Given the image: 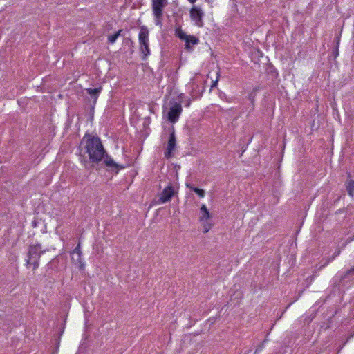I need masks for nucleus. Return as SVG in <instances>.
<instances>
[{
    "label": "nucleus",
    "instance_id": "20",
    "mask_svg": "<svg viewBox=\"0 0 354 354\" xmlns=\"http://www.w3.org/2000/svg\"><path fill=\"white\" fill-rule=\"evenodd\" d=\"M353 240V238H348L346 241L342 245V248H345L346 245L350 243L351 241H352Z\"/></svg>",
    "mask_w": 354,
    "mask_h": 354
},
{
    "label": "nucleus",
    "instance_id": "3",
    "mask_svg": "<svg viewBox=\"0 0 354 354\" xmlns=\"http://www.w3.org/2000/svg\"><path fill=\"white\" fill-rule=\"evenodd\" d=\"M140 51L142 54V59L146 60L150 55V49L149 46V30L147 26H142L138 36Z\"/></svg>",
    "mask_w": 354,
    "mask_h": 354
},
{
    "label": "nucleus",
    "instance_id": "21",
    "mask_svg": "<svg viewBox=\"0 0 354 354\" xmlns=\"http://www.w3.org/2000/svg\"><path fill=\"white\" fill-rule=\"evenodd\" d=\"M191 3H194L196 0H188Z\"/></svg>",
    "mask_w": 354,
    "mask_h": 354
},
{
    "label": "nucleus",
    "instance_id": "7",
    "mask_svg": "<svg viewBox=\"0 0 354 354\" xmlns=\"http://www.w3.org/2000/svg\"><path fill=\"white\" fill-rule=\"evenodd\" d=\"M190 17L194 21L196 26L202 27L203 26V18L204 17V12L201 8L197 6H193L189 11Z\"/></svg>",
    "mask_w": 354,
    "mask_h": 354
},
{
    "label": "nucleus",
    "instance_id": "1",
    "mask_svg": "<svg viewBox=\"0 0 354 354\" xmlns=\"http://www.w3.org/2000/svg\"><path fill=\"white\" fill-rule=\"evenodd\" d=\"M80 145L88 154V160L84 158L82 162L86 167V163H91V167H95L100 162L103 161V164L107 168L109 171L118 174L120 169L124 168V166L116 163L113 159L109 156L102 143L100 138L88 133H86L83 137Z\"/></svg>",
    "mask_w": 354,
    "mask_h": 354
},
{
    "label": "nucleus",
    "instance_id": "10",
    "mask_svg": "<svg viewBox=\"0 0 354 354\" xmlns=\"http://www.w3.org/2000/svg\"><path fill=\"white\" fill-rule=\"evenodd\" d=\"M102 86L95 88H87L86 93L90 96V98L88 99V102L91 105V111H93L95 106L96 104L98 97L102 91Z\"/></svg>",
    "mask_w": 354,
    "mask_h": 354
},
{
    "label": "nucleus",
    "instance_id": "16",
    "mask_svg": "<svg viewBox=\"0 0 354 354\" xmlns=\"http://www.w3.org/2000/svg\"><path fill=\"white\" fill-rule=\"evenodd\" d=\"M187 187L198 194L200 198H203L205 196V192L203 189L195 187L189 184H187Z\"/></svg>",
    "mask_w": 354,
    "mask_h": 354
},
{
    "label": "nucleus",
    "instance_id": "4",
    "mask_svg": "<svg viewBox=\"0 0 354 354\" xmlns=\"http://www.w3.org/2000/svg\"><path fill=\"white\" fill-rule=\"evenodd\" d=\"M167 5V0H151V9L157 26H162L163 10Z\"/></svg>",
    "mask_w": 354,
    "mask_h": 354
},
{
    "label": "nucleus",
    "instance_id": "11",
    "mask_svg": "<svg viewBox=\"0 0 354 354\" xmlns=\"http://www.w3.org/2000/svg\"><path fill=\"white\" fill-rule=\"evenodd\" d=\"M176 146V138L175 136L174 130L171 132L167 143V151L165 152V157L169 158L171 157L173 151L175 150Z\"/></svg>",
    "mask_w": 354,
    "mask_h": 354
},
{
    "label": "nucleus",
    "instance_id": "9",
    "mask_svg": "<svg viewBox=\"0 0 354 354\" xmlns=\"http://www.w3.org/2000/svg\"><path fill=\"white\" fill-rule=\"evenodd\" d=\"M200 214L199 221L203 225V232L207 233L211 229L212 225L208 222V219L210 218V214L205 205H202L200 209Z\"/></svg>",
    "mask_w": 354,
    "mask_h": 354
},
{
    "label": "nucleus",
    "instance_id": "12",
    "mask_svg": "<svg viewBox=\"0 0 354 354\" xmlns=\"http://www.w3.org/2000/svg\"><path fill=\"white\" fill-rule=\"evenodd\" d=\"M71 255L73 263L78 267L80 270H83L84 268V263L82 261V254L71 252Z\"/></svg>",
    "mask_w": 354,
    "mask_h": 354
},
{
    "label": "nucleus",
    "instance_id": "18",
    "mask_svg": "<svg viewBox=\"0 0 354 354\" xmlns=\"http://www.w3.org/2000/svg\"><path fill=\"white\" fill-rule=\"evenodd\" d=\"M176 35L177 36L182 40H184L186 41V40L188 39L189 35H187L185 32L182 31L180 29H178L176 30Z\"/></svg>",
    "mask_w": 354,
    "mask_h": 354
},
{
    "label": "nucleus",
    "instance_id": "19",
    "mask_svg": "<svg viewBox=\"0 0 354 354\" xmlns=\"http://www.w3.org/2000/svg\"><path fill=\"white\" fill-rule=\"evenodd\" d=\"M71 252L76 253V254L80 253V254H82V252L81 251L80 243H79L77 244V245L75 247V248Z\"/></svg>",
    "mask_w": 354,
    "mask_h": 354
},
{
    "label": "nucleus",
    "instance_id": "2",
    "mask_svg": "<svg viewBox=\"0 0 354 354\" xmlns=\"http://www.w3.org/2000/svg\"><path fill=\"white\" fill-rule=\"evenodd\" d=\"M48 249H43L40 243L30 245L26 258L27 267L32 266V270H37L39 266L41 255L48 251Z\"/></svg>",
    "mask_w": 354,
    "mask_h": 354
},
{
    "label": "nucleus",
    "instance_id": "13",
    "mask_svg": "<svg viewBox=\"0 0 354 354\" xmlns=\"http://www.w3.org/2000/svg\"><path fill=\"white\" fill-rule=\"evenodd\" d=\"M198 42H199V39L197 37L192 36V35H189L188 39L185 41V49H187L188 50H192L191 44H192V45L198 44Z\"/></svg>",
    "mask_w": 354,
    "mask_h": 354
},
{
    "label": "nucleus",
    "instance_id": "6",
    "mask_svg": "<svg viewBox=\"0 0 354 354\" xmlns=\"http://www.w3.org/2000/svg\"><path fill=\"white\" fill-rule=\"evenodd\" d=\"M176 194H177V191L174 189V187L168 185L158 194L156 203L161 205L169 202Z\"/></svg>",
    "mask_w": 354,
    "mask_h": 354
},
{
    "label": "nucleus",
    "instance_id": "15",
    "mask_svg": "<svg viewBox=\"0 0 354 354\" xmlns=\"http://www.w3.org/2000/svg\"><path fill=\"white\" fill-rule=\"evenodd\" d=\"M346 188L348 194L351 197L354 196V180H350L346 182Z\"/></svg>",
    "mask_w": 354,
    "mask_h": 354
},
{
    "label": "nucleus",
    "instance_id": "8",
    "mask_svg": "<svg viewBox=\"0 0 354 354\" xmlns=\"http://www.w3.org/2000/svg\"><path fill=\"white\" fill-rule=\"evenodd\" d=\"M353 279H354V266L343 274L334 277L335 282L343 286H346L347 283L351 282Z\"/></svg>",
    "mask_w": 354,
    "mask_h": 354
},
{
    "label": "nucleus",
    "instance_id": "17",
    "mask_svg": "<svg viewBox=\"0 0 354 354\" xmlns=\"http://www.w3.org/2000/svg\"><path fill=\"white\" fill-rule=\"evenodd\" d=\"M122 30H119L117 32L113 35H110L108 36V41L110 44H113L115 42L116 39L121 35Z\"/></svg>",
    "mask_w": 354,
    "mask_h": 354
},
{
    "label": "nucleus",
    "instance_id": "22",
    "mask_svg": "<svg viewBox=\"0 0 354 354\" xmlns=\"http://www.w3.org/2000/svg\"><path fill=\"white\" fill-rule=\"evenodd\" d=\"M249 97H250V100H251L252 104H253V97L251 95H250Z\"/></svg>",
    "mask_w": 354,
    "mask_h": 354
},
{
    "label": "nucleus",
    "instance_id": "5",
    "mask_svg": "<svg viewBox=\"0 0 354 354\" xmlns=\"http://www.w3.org/2000/svg\"><path fill=\"white\" fill-rule=\"evenodd\" d=\"M169 108L167 112V119L169 122L175 123L182 112V106L180 102L176 101L169 102Z\"/></svg>",
    "mask_w": 354,
    "mask_h": 354
},
{
    "label": "nucleus",
    "instance_id": "14",
    "mask_svg": "<svg viewBox=\"0 0 354 354\" xmlns=\"http://www.w3.org/2000/svg\"><path fill=\"white\" fill-rule=\"evenodd\" d=\"M344 248H342V247L337 248L335 250V252L333 253V254L331 256V257H330L326 260V262L320 267V268H322L326 266L328 263H330L332 261H333L335 257H337V256H339L342 250Z\"/></svg>",
    "mask_w": 354,
    "mask_h": 354
}]
</instances>
